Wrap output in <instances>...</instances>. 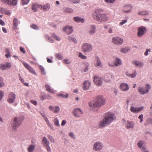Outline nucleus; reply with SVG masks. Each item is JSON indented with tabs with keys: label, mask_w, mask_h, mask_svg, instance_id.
Listing matches in <instances>:
<instances>
[{
	"label": "nucleus",
	"mask_w": 152,
	"mask_h": 152,
	"mask_svg": "<svg viewBox=\"0 0 152 152\" xmlns=\"http://www.w3.org/2000/svg\"><path fill=\"white\" fill-rule=\"evenodd\" d=\"M108 64L109 65L111 66L115 67V66H118L121 65V62L120 59L118 58H116L115 61H114L113 64H111L109 62L108 63Z\"/></svg>",
	"instance_id": "nucleus-12"
},
{
	"label": "nucleus",
	"mask_w": 152,
	"mask_h": 152,
	"mask_svg": "<svg viewBox=\"0 0 152 152\" xmlns=\"http://www.w3.org/2000/svg\"><path fill=\"white\" fill-rule=\"evenodd\" d=\"M107 3H113L115 1V0H104Z\"/></svg>",
	"instance_id": "nucleus-53"
},
{
	"label": "nucleus",
	"mask_w": 152,
	"mask_h": 152,
	"mask_svg": "<svg viewBox=\"0 0 152 152\" xmlns=\"http://www.w3.org/2000/svg\"><path fill=\"white\" fill-rule=\"evenodd\" d=\"M104 78L105 81L109 82L113 79V76L110 74H107L105 75Z\"/></svg>",
	"instance_id": "nucleus-21"
},
{
	"label": "nucleus",
	"mask_w": 152,
	"mask_h": 152,
	"mask_svg": "<svg viewBox=\"0 0 152 152\" xmlns=\"http://www.w3.org/2000/svg\"><path fill=\"white\" fill-rule=\"evenodd\" d=\"M95 58L96 60L94 63V66L96 67H101L102 66L99 58L98 56H96L95 57Z\"/></svg>",
	"instance_id": "nucleus-18"
},
{
	"label": "nucleus",
	"mask_w": 152,
	"mask_h": 152,
	"mask_svg": "<svg viewBox=\"0 0 152 152\" xmlns=\"http://www.w3.org/2000/svg\"><path fill=\"white\" fill-rule=\"evenodd\" d=\"M149 12L147 11H142L139 12L138 14L139 15H148Z\"/></svg>",
	"instance_id": "nucleus-34"
},
{
	"label": "nucleus",
	"mask_w": 152,
	"mask_h": 152,
	"mask_svg": "<svg viewBox=\"0 0 152 152\" xmlns=\"http://www.w3.org/2000/svg\"><path fill=\"white\" fill-rule=\"evenodd\" d=\"M15 95L13 92H11L8 95V98L7 101L10 103H13L15 99Z\"/></svg>",
	"instance_id": "nucleus-11"
},
{
	"label": "nucleus",
	"mask_w": 152,
	"mask_h": 152,
	"mask_svg": "<svg viewBox=\"0 0 152 152\" xmlns=\"http://www.w3.org/2000/svg\"><path fill=\"white\" fill-rule=\"evenodd\" d=\"M42 141L44 143V145L49 144V142L48 141L47 138L45 137H43Z\"/></svg>",
	"instance_id": "nucleus-42"
},
{
	"label": "nucleus",
	"mask_w": 152,
	"mask_h": 152,
	"mask_svg": "<svg viewBox=\"0 0 152 152\" xmlns=\"http://www.w3.org/2000/svg\"><path fill=\"white\" fill-rule=\"evenodd\" d=\"M91 83L88 81H85L83 84V88L84 90H88L90 87Z\"/></svg>",
	"instance_id": "nucleus-17"
},
{
	"label": "nucleus",
	"mask_w": 152,
	"mask_h": 152,
	"mask_svg": "<svg viewBox=\"0 0 152 152\" xmlns=\"http://www.w3.org/2000/svg\"><path fill=\"white\" fill-rule=\"evenodd\" d=\"M136 72H134L133 73L131 74H129L128 72H126V74L127 75L129 76L132 78L134 77L136 75Z\"/></svg>",
	"instance_id": "nucleus-35"
},
{
	"label": "nucleus",
	"mask_w": 152,
	"mask_h": 152,
	"mask_svg": "<svg viewBox=\"0 0 152 152\" xmlns=\"http://www.w3.org/2000/svg\"><path fill=\"white\" fill-rule=\"evenodd\" d=\"M22 64L25 68L26 69L30 72L33 74H36V73L34 70L29 64L24 61L23 62Z\"/></svg>",
	"instance_id": "nucleus-8"
},
{
	"label": "nucleus",
	"mask_w": 152,
	"mask_h": 152,
	"mask_svg": "<svg viewBox=\"0 0 152 152\" xmlns=\"http://www.w3.org/2000/svg\"><path fill=\"white\" fill-rule=\"evenodd\" d=\"M23 118L20 117H15L14 118L13 123L12 124V126L13 128H16L18 127L21 124V123Z\"/></svg>",
	"instance_id": "nucleus-5"
},
{
	"label": "nucleus",
	"mask_w": 152,
	"mask_h": 152,
	"mask_svg": "<svg viewBox=\"0 0 152 152\" xmlns=\"http://www.w3.org/2000/svg\"><path fill=\"white\" fill-rule=\"evenodd\" d=\"M45 95H43L40 96V99L42 100H44L45 99Z\"/></svg>",
	"instance_id": "nucleus-61"
},
{
	"label": "nucleus",
	"mask_w": 152,
	"mask_h": 152,
	"mask_svg": "<svg viewBox=\"0 0 152 152\" xmlns=\"http://www.w3.org/2000/svg\"><path fill=\"white\" fill-rule=\"evenodd\" d=\"M56 57L59 60H61L62 59V56L59 53H57L56 54Z\"/></svg>",
	"instance_id": "nucleus-46"
},
{
	"label": "nucleus",
	"mask_w": 152,
	"mask_h": 152,
	"mask_svg": "<svg viewBox=\"0 0 152 152\" xmlns=\"http://www.w3.org/2000/svg\"><path fill=\"white\" fill-rule=\"evenodd\" d=\"M0 12L2 13L8 15H10L11 13V12L4 8H1L0 9Z\"/></svg>",
	"instance_id": "nucleus-24"
},
{
	"label": "nucleus",
	"mask_w": 152,
	"mask_h": 152,
	"mask_svg": "<svg viewBox=\"0 0 152 152\" xmlns=\"http://www.w3.org/2000/svg\"><path fill=\"white\" fill-rule=\"evenodd\" d=\"M73 19L75 21L78 23L80 22L83 23L84 21V19L81 18L79 17H75Z\"/></svg>",
	"instance_id": "nucleus-31"
},
{
	"label": "nucleus",
	"mask_w": 152,
	"mask_h": 152,
	"mask_svg": "<svg viewBox=\"0 0 152 152\" xmlns=\"http://www.w3.org/2000/svg\"><path fill=\"white\" fill-rule=\"evenodd\" d=\"M134 124L133 121H127L125 127L127 129H133Z\"/></svg>",
	"instance_id": "nucleus-20"
},
{
	"label": "nucleus",
	"mask_w": 152,
	"mask_h": 152,
	"mask_svg": "<svg viewBox=\"0 0 152 152\" xmlns=\"http://www.w3.org/2000/svg\"><path fill=\"white\" fill-rule=\"evenodd\" d=\"M146 29L145 27L140 26L137 29V36L140 37L143 35L146 32Z\"/></svg>",
	"instance_id": "nucleus-7"
},
{
	"label": "nucleus",
	"mask_w": 152,
	"mask_h": 152,
	"mask_svg": "<svg viewBox=\"0 0 152 152\" xmlns=\"http://www.w3.org/2000/svg\"><path fill=\"white\" fill-rule=\"evenodd\" d=\"M103 12V10L101 9H97L93 15L94 18L99 22L107 21L109 18Z\"/></svg>",
	"instance_id": "nucleus-2"
},
{
	"label": "nucleus",
	"mask_w": 152,
	"mask_h": 152,
	"mask_svg": "<svg viewBox=\"0 0 152 152\" xmlns=\"http://www.w3.org/2000/svg\"><path fill=\"white\" fill-rule=\"evenodd\" d=\"M30 27L34 29L37 30L39 29L38 27L36 25L33 24L30 25Z\"/></svg>",
	"instance_id": "nucleus-50"
},
{
	"label": "nucleus",
	"mask_w": 152,
	"mask_h": 152,
	"mask_svg": "<svg viewBox=\"0 0 152 152\" xmlns=\"http://www.w3.org/2000/svg\"><path fill=\"white\" fill-rule=\"evenodd\" d=\"M102 146L101 143L99 142L95 143L94 145V149L96 151H99L101 149Z\"/></svg>",
	"instance_id": "nucleus-15"
},
{
	"label": "nucleus",
	"mask_w": 152,
	"mask_h": 152,
	"mask_svg": "<svg viewBox=\"0 0 152 152\" xmlns=\"http://www.w3.org/2000/svg\"><path fill=\"white\" fill-rule=\"evenodd\" d=\"M22 4L23 5H26L28 4L29 1V0H21Z\"/></svg>",
	"instance_id": "nucleus-47"
},
{
	"label": "nucleus",
	"mask_w": 152,
	"mask_h": 152,
	"mask_svg": "<svg viewBox=\"0 0 152 152\" xmlns=\"http://www.w3.org/2000/svg\"><path fill=\"white\" fill-rule=\"evenodd\" d=\"M94 81L97 86H100L102 83V80L101 78L95 76L94 77Z\"/></svg>",
	"instance_id": "nucleus-14"
},
{
	"label": "nucleus",
	"mask_w": 152,
	"mask_h": 152,
	"mask_svg": "<svg viewBox=\"0 0 152 152\" xmlns=\"http://www.w3.org/2000/svg\"><path fill=\"white\" fill-rule=\"evenodd\" d=\"M3 3L12 6H15L17 4L18 0H0Z\"/></svg>",
	"instance_id": "nucleus-10"
},
{
	"label": "nucleus",
	"mask_w": 152,
	"mask_h": 152,
	"mask_svg": "<svg viewBox=\"0 0 152 152\" xmlns=\"http://www.w3.org/2000/svg\"><path fill=\"white\" fill-rule=\"evenodd\" d=\"M130 111L133 113H137V109L136 107H135L134 106H132L130 109Z\"/></svg>",
	"instance_id": "nucleus-38"
},
{
	"label": "nucleus",
	"mask_w": 152,
	"mask_h": 152,
	"mask_svg": "<svg viewBox=\"0 0 152 152\" xmlns=\"http://www.w3.org/2000/svg\"><path fill=\"white\" fill-rule=\"evenodd\" d=\"M51 98V96L48 95H45V99H50Z\"/></svg>",
	"instance_id": "nucleus-63"
},
{
	"label": "nucleus",
	"mask_w": 152,
	"mask_h": 152,
	"mask_svg": "<svg viewBox=\"0 0 152 152\" xmlns=\"http://www.w3.org/2000/svg\"><path fill=\"white\" fill-rule=\"evenodd\" d=\"M147 123L148 124H152V119H148L147 120Z\"/></svg>",
	"instance_id": "nucleus-59"
},
{
	"label": "nucleus",
	"mask_w": 152,
	"mask_h": 152,
	"mask_svg": "<svg viewBox=\"0 0 152 152\" xmlns=\"http://www.w3.org/2000/svg\"><path fill=\"white\" fill-rule=\"evenodd\" d=\"M49 108L50 110L52 111L54 113H58L60 110L59 107L57 106L54 107L50 106H49Z\"/></svg>",
	"instance_id": "nucleus-19"
},
{
	"label": "nucleus",
	"mask_w": 152,
	"mask_h": 152,
	"mask_svg": "<svg viewBox=\"0 0 152 152\" xmlns=\"http://www.w3.org/2000/svg\"><path fill=\"white\" fill-rule=\"evenodd\" d=\"M127 22L126 20H124L122 21L121 22H120V24L121 25H123V24Z\"/></svg>",
	"instance_id": "nucleus-60"
},
{
	"label": "nucleus",
	"mask_w": 152,
	"mask_h": 152,
	"mask_svg": "<svg viewBox=\"0 0 152 152\" xmlns=\"http://www.w3.org/2000/svg\"><path fill=\"white\" fill-rule=\"evenodd\" d=\"M2 17V15H0V18ZM0 24L1 26H4V22L1 19H0Z\"/></svg>",
	"instance_id": "nucleus-54"
},
{
	"label": "nucleus",
	"mask_w": 152,
	"mask_h": 152,
	"mask_svg": "<svg viewBox=\"0 0 152 152\" xmlns=\"http://www.w3.org/2000/svg\"><path fill=\"white\" fill-rule=\"evenodd\" d=\"M39 68L40 69L41 73L42 74L45 75V72L44 70V68L42 66H39Z\"/></svg>",
	"instance_id": "nucleus-49"
},
{
	"label": "nucleus",
	"mask_w": 152,
	"mask_h": 152,
	"mask_svg": "<svg viewBox=\"0 0 152 152\" xmlns=\"http://www.w3.org/2000/svg\"><path fill=\"white\" fill-rule=\"evenodd\" d=\"M132 63L133 64H134L135 66H137L139 67H140L143 66V63L140 61L134 60L132 61Z\"/></svg>",
	"instance_id": "nucleus-29"
},
{
	"label": "nucleus",
	"mask_w": 152,
	"mask_h": 152,
	"mask_svg": "<svg viewBox=\"0 0 152 152\" xmlns=\"http://www.w3.org/2000/svg\"><path fill=\"white\" fill-rule=\"evenodd\" d=\"M120 88L124 91H127L129 89V87L126 83H122L120 86Z\"/></svg>",
	"instance_id": "nucleus-25"
},
{
	"label": "nucleus",
	"mask_w": 152,
	"mask_h": 152,
	"mask_svg": "<svg viewBox=\"0 0 152 152\" xmlns=\"http://www.w3.org/2000/svg\"><path fill=\"white\" fill-rule=\"evenodd\" d=\"M143 108L144 107H141L138 108H137V113L143 110Z\"/></svg>",
	"instance_id": "nucleus-62"
},
{
	"label": "nucleus",
	"mask_w": 152,
	"mask_h": 152,
	"mask_svg": "<svg viewBox=\"0 0 152 152\" xmlns=\"http://www.w3.org/2000/svg\"><path fill=\"white\" fill-rule=\"evenodd\" d=\"M50 8V5L49 4H46L43 6H42V9L44 10H48Z\"/></svg>",
	"instance_id": "nucleus-36"
},
{
	"label": "nucleus",
	"mask_w": 152,
	"mask_h": 152,
	"mask_svg": "<svg viewBox=\"0 0 152 152\" xmlns=\"http://www.w3.org/2000/svg\"><path fill=\"white\" fill-rule=\"evenodd\" d=\"M57 96L63 98H67L69 95L68 94H58Z\"/></svg>",
	"instance_id": "nucleus-39"
},
{
	"label": "nucleus",
	"mask_w": 152,
	"mask_h": 152,
	"mask_svg": "<svg viewBox=\"0 0 152 152\" xmlns=\"http://www.w3.org/2000/svg\"><path fill=\"white\" fill-rule=\"evenodd\" d=\"M20 50L23 53H26L25 50L24 49V48L22 47H20Z\"/></svg>",
	"instance_id": "nucleus-58"
},
{
	"label": "nucleus",
	"mask_w": 152,
	"mask_h": 152,
	"mask_svg": "<svg viewBox=\"0 0 152 152\" xmlns=\"http://www.w3.org/2000/svg\"><path fill=\"white\" fill-rule=\"evenodd\" d=\"M68 40L71 41H73L74 42H76V40L75 39L72 38V37H69L68 38Z\"/></svg>",
	"instance_id": "nucleus-52"
},
{
	"label": "nucleus",
	"mask_w": 152,
	"mask_h": 152,
	"mask_svg": "<svg viewBox=\"0 0 152 152\" xmlns=\"http://www.w3.org/2000/svg\"><path fill=\"white\" fill-rule=\"evenodd\" d=\"M150 88V86L149 84H147L145 88L139 87L138 91L140 94L143 95L148 93Z\"/></svg>",
	"instance_id": "nucleus-6"
},
{
	"label": "nucleus",
	"mask_w": 152,
	"mask_h": 152,
	"mask_svg": "<svg viewBox=\"0 0 152 152\" xmlns=\"http://www.w3.org/2000/svg\"><path fill=\"white\" fill-rule=\"evenodd\" d=\"M115 119V117L113 114L110 113H107L103 120L99 122V126L101 128L104 127L109 125Z\"/></svg>",
	"instance_id": "nucleus-1"
},
{
	"label": "nucleus",
	"mask_w": 152,
	"mask_h": 152,
	"mask_svg": "<svg viewBox=\"0 0 152 152\" xmlns=\"http://www.w3.org/2000/svg\"><path fill=\"white\" fill-rule=\"evenodd\" d=\"M89 33L90 34H92L95 32V27L94 25L91 26L90 27Z\"/></svg>",
	"instance_id": "nucleus-30"
},
{
	"label": "nucleus",
	"mask_w": 152,
	"mask_h": 152,
	"mask_svg": "<svg viewBox=\"0 0 152 152\" xmlns=\"http://www.w3.org/2000/svg\"><path fill=\"white\" fill-rule=\"evenodd\" d=\"M82 50L84 53L89 52L92 50V46L90 44L85 43L82 46Z\"/></svg>",
	"instance_id": "nucleus-4"
},
{
	"label": "nucleus",
	"mask_w": 152,
	"mask_h": 152,
	"mask_svg": "<svg viewBox=\"0 0 152 152\" xmlns=\"http://www.w3.org/2000/svg\"><path fill=\"white\" fill-rule=\"evenodd\" d=\"M105 103V99L102 96H98L94 102L89 103V106L92 109L95 108L100 107L104 105Z\"/></svg>",
	"instance_id": "nucleus-3"
},
{
	"label": "nucleus",
	"mask_w": 152,
	"mask_h": 152,
	"mask_svg": "<svg viewBox=\"0 0 152 152\" xmlns=\"http://www.w3.org/2000/svg\"><path fill=\"white\" fill-rule=\"evenodd\" d=\"M129 50L130 49L127 48H122L121 49V51L123 53H126L128 52Z\"/></svg>",
	"instance_id": "nucleus-41"
},
{
	"label": "nucleus",
	"mask_w": 152,
	"mask_h": 152,
	"mask_svg": "<svg viewBox=\"0 0 152 152\" xmlns=\"http://www.w3.org/2000/svg\"><path fill=\"white\" fill-rule=\"evenodd\" d=\"M112 42L117 45H121L122 43L123 40L122 38L118 37H113L112 39Z\"/></svg>",
	"instance_id": "nucleus-9"
},
{
	"label": "nucleus",
	"mask_w": 152,
	"mask_h": 152,
	"mask_svg": "<svg viewBox=\"0 0 152 152\" xmlns=\"http://www.w3.org/2000/svg\"><path fill=\"white\" fill-rule=\"evenodd\" d=\"M138 118L140 119V122L141 123L143 121V116L142 114H141L138 117Z\"/></svg>",
	"instance_id": "nucleus-55"
},
{
	"label": "nucleus",
	"mask_w": 152,
	"mask_h": 152,
	"mask_svg": "<svg viewBox=\"0 0 152 152\" xmlns=\"http://www.w3.org/2000/svg\"><path fill=\"white\" fill-rule=\"evenodd\" d=\"M49 144L44 145V146L48 152H50L51 151V148L49 146Z\"/></svg>",
	"instance_id": "nucleus-48"
},
{
	"label": "nucleus",
	"mask_w": 152,
	"mask_h": 152,
	"mask_svg": "<svg viewBox=\"0 0 152 152\" xmlns=\"http://www.w3.org/2000/svg\"><path fill=\"white\" fill-rule=\"evenodd\" d=\"M66 123V121L65 120H63L61 122V125L62 126H64L65 124Z\"/></svg>",
	"instance_id": "nucleus-64"
},
{
	"label": "nucleus",
	"mask_w": 152,
	"mask_h": 152,
	"mask_svg": "<svg viewBox=\"0 0 152 152\" xmlns=\"http://www.w3.org/2000/svg\"><path fill=\"white\" fill-rule=\"evenodd\" d=\"M45 87L46 88V90L52 93H54V90L53 89H51L48 85L46 84L45 86Z\"/></svg>",
	"instance_id": "nucleus-32"
},
{
	"label": "nucleus",
	"mask_w": 152,
	"mask_h": 152,
	"mask_svg": "<svg viewBox=\"0 0 152 152\" xmlns=\"http://www.w3.org/2000/svg\"><path fill=\"white\" fill-rule=\"evenodd\" d=\"M64 12H66L72 13L73 12V10L71 8H65L64 9Z\"/></svg>",
	"instance_id": "nucleus-37"
},
{
	"label": "nucleus",
	"mask_w": 152,
	"mask_h": 152,
	"mask_svg": "<svg viewBox=\"0 0 152 152\" xmlns=\"http://www.w3.org/2000/svg\"><path fill=\"white\" fill-rule=\"evenodd\" d=\"M54 124L55 125L58 126H60V125L59 124V121L57 118H55L54 120Z\"/></svg>",
	"instance_id": "nucleus-40"
},
{
	"label": "nucleus",
	"mask_w": 152,
	"mask_h": 152,
	"mask_svg": "<svg viewBox=\"0 0 152 152\" xmlns=\"http://www.w3.org/2000/svg\"><path fill=\"white\" fill-rule=\"evenodd\" d=\"M132 7L129 5L124 6L123 8L122 11L124 13H129L131 11Z\"/></svg>",
	"instance_id": "nucleus-16"
},
{
	"label": "nucleus",
	"mask_w": 152,
	"mask_h": 152,
	"mask_svg": "<svg viewBox=\"0 0 152 152\" xmlns=\"http://www.w3.org/2000/svg\"><path fill=\"white\" fill-rule=\"evenodd\" d=\"M73 113L74 116L77 117H79L83 114V112L79 108L75 109L73 111Z\"/></svg>",
	"instance_id": "nucleus-13"
},
{
	"label": "nucleus",
	"mask_w": 152,
	"mask_h": 152,
	"mask_svg": "<svg viewBox=\"0 0 152 152\" xmlns=\"http://www.w3.org/2000/svg\"><path fill=\"white\" fill-rule=\"evenodd\" d=\"M71 1L75 4L79 3L80 2V0H71Z\"/></svg>",
	"instance_id": "nucleus-56"
},
{
	"label": "nucleus",
	"mask_w": 152,
	"mask_h": 152,
	"mask_svg": "<svg viewBox=\"0 0 152 152\" xmlns=\"http://www.w3.org/2000/svg\"><path fill=\"white\" fill-rule=\"evenodd\" d=\"M11 67L10 63L7 62L6 64H0V69L2 70H4L7 68H9Z\"/></svg>",
	"instance_id": "nucleus-22"
},
{
	"label": "nucleus",
	"mask_w": 152,
	"mask_h": 152,
	"mask_svg": "<svg viewBox=\"0 0 152 152\" xmlns=\"http://www.w3.org/2000/svg\"><path fill=\"white\" fill-rule=\"evenodd\" d=\"M39 8H40L41 9H42V6L37 4H34L32 6V10L34 12L37 11Z\"/></svg>",
	"instance_id": "nucleus-23"
},
{
	"label": "nucleus",
	"mask_w": 152,
	"mask_h": 152,
	"mask_svg": "<svg viewBox=\"0 0 152 152\" xmlns=\"http://www.w3.org/2000/svg\"><path fill=\"white\" fill-rule=\"evenodd\" d=\"M143 142L141 141H140L137 143L138 146L141 149L143 152H148V151H145V148L144 146H142Z\"/></svg>",
	"instance_id": "nucleus-27"
},
{
	"label": "nucleus",
	"mask_w": 152,
	"mask_h": 152,
	"mask_svg": "<svg viewBox=\"0 0 152 152\" xmlns=\"http://www.w3.org/2000/svg\"><path fill=\"white\" fill-rule=\"evenodd\" d=\"M63 30L64 31L66 32L68 34H69L71 33L73 30L72 27L69 26H67L64 28Z\"/></svg>",
	"instance_id": "nucleus-26"
},
{
	"label": "nucleus",
	"mask_w": 152,
	"mask_h": 152,
	"mask_svg": "<svg viewBox=\"0 0 152 152\" xmlns=\"http://www.w3.org/2000/svg\"><path fill=\"white\" fill-rule=\"evenodd\" d=\"M30 102L36 106L37 104V102L36 100H31Z\"/></svg>",
	"instance_id": "nucleus-57"
},
{
	"label": "nucleus",
	"mask_w": 152,
	"mask_h": 152,
	"mask_svg": "<svg viewBox=\"0 0 152 152\" xmlns=\"http://www.w3.org/2000/svg\"><path fill=\"white\" fill-rule=\"evenodd\" d=\"M3 78L1 77H0V87H2L4 86V83L3 82Z\"/></svg>",
	"instance_id": "nucleus-45"
},
{
	"label": "nucleus",
	"mask_w": 152,
	"mask_h": 152,
	"mask_svg": "<svg viewBox=\"0 0 152 152\" xmlns=\"http://www.w3.org/2000/svg\"><path fill=\"white\" fill-rule=\"evenodd\" d=\"M18 20L17 18H15L13 20V26L12 27L13 30H15L16 29L18 26Z\"/></svg>",
	"instance_id": "nucleus-28"
},
{
	"label": "nucleus",
	"mask_w": 152,
	"mask_h": 152,
	"mask_svg": "<svg viewBox=\"0 0 152 152\" xmlns=\"http://www.w3.org/2000/svg\"><path fill=\"white\" fill-rule=\"evenodd\" d=\"M48 139L51 141L52 142H55L54 139L53 137L52 136H50V135H48Z\"/></svg>",
	"instance_id": "nucleus-51"
},
{
	"label": "nucleus",
	"mask_w": 152,
	"mask_h": 152,
	"mask_svg": "<svg viewBox=\"0 0 152 152\" xmlns=\"http://www.w3.org/2000/svg\"><path fill=\"white\" fill-rule=\"evenodd\" d=\"M52 37L54 39H56V40L59 41L61 40V39L58 36H57L55 34H52Z\"/></svg>",
	"instance_id": "nucleus-43"
},
{
	"label": "nucleus",
	"mask_w": 152,
	"mask_h": 152,
	"mask_svg": "<svg viewBox=\"0 0 152 152\" xmlns=\"http://www.w3.org/2000/svg\"><path fill=\"white\" fill-rule=\"evenodd\" d=\"M79 57L81 58L82 59H86L87 58V57L86 56L82 54V53H79Z\"/></svg>",
	"instance_id": "nucleus-44"
},
{
	"label": "nucleus",
	"mask_w": 152,
	"mask_h": 152,
	"mask_svg": "<svg viewBox=\"0 0 152 152\" xmlns=\"http://www.w3.org/2000/svg\"><path fill=\"white\" fill-rule=\"evenodd\" d=\"M34 148L35 146L34 145H30L28 148V152H32L34 150Z\"/></svg>",
	"instance_id": "nucleus-33"
}]
</instances>
